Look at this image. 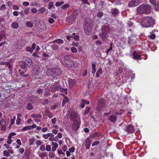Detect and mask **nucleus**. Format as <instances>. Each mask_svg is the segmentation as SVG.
<instances>
[{"label": "nucleus", "mask_w": 159, "mask_h": 159, "mask_svg": "<svg viewBox=\"0 0 159 159\" xmlns=\"http://www.w3.org/2000/svg\"><path fill=\"white\" fill-rule=\"evenodd\" d=\"M103 15V13L102 12H100L98 13L97 15V17L98 18L101 17Z\"/></svg>", "instance_id": "4d7b16f0"}, {"label": "nucleus", "mask_w": 159, "mask_h": 159, "mask_svg": "<svg viewBox=\"0 0 159 159\" xmlns=\"http://www.w3.org/2000/svg\"><path fill=\"white\" fill-rule=\"evenodd\" d=\"M140 2L139 0H132L129 2L128 5L130 7H133L138 5Z\"/></svg>", "instance_id": "9b49d317"}, {"label": "nucleus", "mask_w": 159, "mask_h": 159, "mask_svg": "<svg viewBox=\"0 0 159 159\" xmlns=\"http://www.w3.org/2000/svg\"><path fill=\"white\" fill-rule=\"evenodd\" d=\"M111 13L114 16H116L118 14L119 11L118 10L116 9H113L111 10Z\"/></svg>", "instance_id": "5701e85b"}, {"label": "nucleus", "mask_w": 159, "mask_h": 159, "mask_svg": "<svg viewBox=\"0 0 159 159\" xmlns=\"http://www.w3.org/2000/svg\"><path fill=\"white\" fill-rule=\"evenodd\" d=\"M121 112H116L115 113L114 115H113L110 116L109 118V120L112 123H115L117 120V115H121L122 114Z\"/></svg>", "instance_id": "1a4fd4ad"}, {"label": "nucleus", "mask_w": 159, "mask_h": 159, "mask_svg": "<svg viewBox=\"0 0 159 159\" xmlns=\"http://www.w3.org/2000/svg\"><path fill=\"white\" fill-rule=\"evenodd\" d=\"M71 52L74 53H76L77 52V49L74 47H72L71 48Z\"/></svg>", "instance_id": "ea45409f"}, {"label": "nucleus", "mask_w": 159, "mask_h": 159, "mask_svg": "<svg viewBox=\"0 0 159 159\" xmlns=\"http://www.w3.org/2000/svg\"><path fill=\"white\" fill-rule=\"evenodd\" d=\"M59 90L65 94H67V89H63L61 87V86L60 85H59L56 86H54L52 87L51 89V91L52 92H54L57 91Z\"/></svg>", "instance_id": "0eeeda50"}, {"label": "nucleus", "mask_w": 159, "mask_h": 159, "mask_svg": "<svg viewBox=\"0 0 159 159\" xmlns=\"http://www.w3.org/2000/svg\"><path fill=\"white\" fill-rule=\"evenodd\" d=\"M71 118L74 121L73 125L72 126L73 130H75L78 129L80 126V123L78 120L79 117L76 112H73L71 114Z\"/></svg>", "instance_id": "20e7f679"}, {"label": "nucleus", "mask_w": 159, "mask_h": 159, "mask_svg": "<svg viewBox=\"0 0 159 159\" xmlns=\"http://www.w3.org/2000/svg\"><path fill=\"white\" fill-rule=\"evenodd\" d=\"M69 6V5L68 4H66L63 5L61 7L62 9L65 10L66 9L68 8Z\"/></svg>", "instance_id": "4c0bfd02"}, {"label": "nucleus", "mask_w": 159, "mask_h": 159, "mask_svg": "<svg viewBox=\"0 0 159 159\" xmlns=\"http://www.w3.org/2000/svg\"><path fill=\"white\" fill-rule=\"evenodd\" d=\"M69 151L70 152H73L75 151V148L74 147H71L69 149Z\"/></svg>", "instance_id": "e2e57ef3"}, {"label": "nucleus", "mask_w": 159, "mask_h": 159, "mask_svg": "<svg viewBox=\"0 0 159 159\" xmlns=\"http://www.w3.org/2000/svg\"><path fill=\"white\" fill-rule=\"evenodd\" d=\"M47 156V153L45 152H43L42 153L39 154V156L41 158H42L45 157Z\"/></svg>", "instance_id": "c9c22d12"}, {"label": "nucleus", "mask_w": 159, "mask_h": 159, "mask_svg": "<svg viewBox=\"0 0 159 159\" xmlns=\"http://www.w3.org/2000/svg\"><path fill=\"white\" fill-rule=\"evenodd\" d=\"M72 35H73V37H72V38H74V39L76 41L78 40L79 39V37L78 35H75V33H73Z\"/></svg>", "instance_id": "f704fd0d"}, {"label": "nucleus", "mask_w": 159, "mask_h": 159, "mask_svg": "<svg viewBox=\"0 0 159 159\" xmlns=\"http://www.w3.org/2000/svg\"><path fill=\"white\" fill-rule=\"evenodd\" d=\"M93 23L91 19L90 18L86 19L84 23V29L85 34L89 35L92 31Z\"/></svg>", "instance_id": "f03ea898"}, {"label": "nucleus", "mask_w": 159, "mask_h": 159, "mask_svg": "<svg viewBox=\"0 0 159 159\" xmlns=\"http://www.w3.org/2000/svg\"><path fill=\"white\" fill-rule=\"evenodd\" d=\"M46 11V9L45 8L42 7L38 10V11L41 13H43Z\"/></svg>", "instance_id": "2f4dec72"}, {"label": "nucleus", "mask_w": 159, "mask_h": 159, "mask_svg": "<svg viewBox=\"0 0 159 159\" xmlns=\"http://www.w3.org/2000/svg\"><path fill=\"white\" fill-rule=\"evenodd\" d=\"M64 2H57L56 3L55 5L57 7H59L61 6L63 4Z\"/></svg>", "instance_id": "a19ab883"}, {"label": "nucleus", "mask_w": 159, "mask_h": 159, "mask_svg": "<svg viewBox=\"0 0 159 159\" xmlns=\"http://www.w3.org/2000/svg\"><path fill=\"white\" fill-rule=\"evenodd\" d=\"M26 50L27 51L31 53L33 52V50L31 47H28L26 48Z\"/></svg>", "instance_id": "79ce46f5"}, {"label": "nucleus", "mask_w": 159, "mask_h": 159, "mask_svg": "<svg viewBox=\"0 0 159 159\" xmlns=\"http://www.w3.org/2000/svg\"><path fill=\"white\" fill-rule=\"evenodd\" d=\"M25 60L30 65H31L32 64V61L31 59L30 58L28 57H26Z\"/></svg>", "instance_id": "e433bc0d"}, {"label": "nucleus", "mask_w": 159, "mask_h": 159, "mask_svg": "<svg viewBox=\"0 0 159 159\" xmlns=\"http://www.w3.org/2000/svg\"><path fill=\"white\" fill-rule=\"evenodd\" d=\"M53 76H59L61 75V70L59 68H54L53 69Z\"/></svg>", "instance_id": "f8f14e48"}, {"label": "nucleus", "mask_w": 159, "mask_h": 159, "mask_svg": "<svg viewBox=\"0 0 159 159\" xmlns=\"http://www.w3.org/2000/svg\"><path fill=\"white\" fill-rule=\"evenodd\" d=\"M29 2H23V5L24 6H25V7L29 5Z\"/></svg>", "instance_id": "69168bd1"}, {"label": "nucleus", "mask_w": 159, "mask_h": 159, "mask_svg": "<svg viewBox=\"0 0 159 159\" xmlns=\"http://www.w3.org/2000/svg\"><path fill=\"white\" fill-rule=\"evenodd\" d=\"M24 149L23 148H20L17 150V151L21 154H22L24 152Z\"/></svg>", "instance_id": "de8ad7c7"}, {"label": "nucleus", "mask_w": 159, "mask_h": 159, "mask_svg": "<svg viewBox=\"0 0 159 159\" xmlns=\"http://www.w3.org/2000/svg\"><path fill=\"white\" fill-rule=\"evenodd\" d=\"M91 145V141L89 138L86 139L85 142V145L86 149H89L90 148Z\"/></svg>", "instance_id": "dca6fc26"}, {"label": "nucleus", "mask_w": 159, "mask_h": 159, "mask_svg": "<svg viewBox=\"0 0 159 159\" xmlns=\"http://www.w3.org/2000/svg\"><path fill=\"white\" fill-rule=\"evenodd\" d=\"M46 115L48 116L50 118L52 117L53 115L49 111H45Z\"/></svg>", "instance_id": "c756f323"}, {"label": "nucleus", "mask_w": 159, "mask_h": 159, "mask_svg": "<svg viewBox=\"0 0 159 159\" xmlns=\"http://www.w3.org/2000/svg\"><path fill=\"white\" fill-rule=\"evenodd\" d=\"M125 130L128 133H132L134 131V128L132 125H129L126 127Z\"/></svg>", "instance_id": "4468645a"}, {"label": "nucleus", "mask_w": 159, "mask_h": 159, "mask_svg": "<svg viewBox=\"0 0 159 159\" xmlns=\"http://www.w3.org/2000/svg\"><path fill=\"white\" fill-rule=\"evenodd\" d=\"M3 154L4 156L8 157L10 156V153L9 152L5 150L3 152Z\"/></svg>", "instance_id": "72a5a7b5"}, {"label": "nucleus", "mask_w": 159, "mask_h": 159, "mask_svg": "<svg viewBox=\"0 0 159 159\" xmlns=\"http://www.w3.org/2000/svg\"><path fill=\"white\" fill-rule=\"evenodd\" d=\"M156 11H159V0H149Z\"/></svg>", "instance_id": "9d476101"}, {"label": "nucleus", "mask_w": 159, "mask_h": 159, "mask_svg": "<svg viewBox=\"0 0 159 159\" xmlns=\"http://www.w3.org/2000/svg\"><path fill=\"white\" fill-rule=\"evenodd\" d=\"M32 13H36L37 12V10L35 8H32L31 9Z\"/></svg>", "instance_id": "bf43d9fd"}, {"label": "nucleus", "mask_w": 159, "mask_h": 159, "mask_svg": "<svg viewBox=\"0 0 159 159\" xmlns=\"http://www.w3.org/2000/svg\"><path fill=\"white\" fill-rule=\"evenodd\" d=\"M6 5L4 4H3L0 7V10L3 11L6 9Z\"/></svg>", "instance_id": "3c124183"}, {"label": "nucleus", "mask_w": 159, "mask_h": 159, "mask_svg": "<svg viewBox=\"0 0 159 159\" xmlns=\"http://www.w3.org/2000/svg\"><path fill=\"white\" fill-rule=\"evenodd\" d=\"M13 15L15 16H17L19 15V13L17 11H15L13 13Z\"/></svg>", "instance_id": "774afa93"}, {"label": "nucleus", "mask_w": 159, "mask_h": 159, "mask_svg": "<svg viewBox=\"0 0 159 159\" xmlns=\"http://www.w3.org/2000/svg\"><path fill=\"white\" fill-rule=\"evenodd\" d=\"M77 16V13L76 11H74L67 18V20L68 21L70 22V20H74Z\"/></svg>", "instance_id": "ddd939ff"}, {"label": "nucleus", "mask_w": 159, "mask_h": 159, "mask_svg": "<svg viewBox=\"0 0 159 159\" xmlns=\"http://www.w3.org/2000/svg\"><path fill=\"white\" fill-rule=\"evenodd\" d=\"M33 107L31 104L28 103L27 105V108L28 110H31L32 109Z\"/></svg>", "instance_id": "a18cd8bd"}, {"label": "nucleus", "mask_w": 159, "mask_h": 159, "mask_svg": "<svg viewBox=\"0 0 159 159\" xmlns=\"http://www.w3.org/2000/svg\"><path fill=\"white\" fill-rule=\"evenodd\" d=\"M89 101L83 99L82 100V102L80 107L81 108H83L84 107L85 104L88 105L89 104Z\"/></svg>", "instance_id": "a211bd4d"}, {"label": "nucleus", "mask_w": 159, "mask_h": 159, "mask_svg": "<svg viewBox=\"0 0 159 159\" xmlns=\"http://www.w3.org/2000/svg\"><path fill=\"white\" fill-rule=\"evenodd\" d=\"M53 2H50L49 3V4H48V8L49 9H50L52 8L53 6Z\"/></svg>", "instance_id": "c03bdc74"}, {"label": "nucleus", "mask_w": 159, "mask_h": 159, "mask_svg": "<svg viewBox=\"0 0 159 159\" xmlns=\"http://www.w3.org/2000/svg\"><path fill=\"white\" fill-rule=\"evenodd\" d=\"M133 57L134 59H140V55L136 51L134 52L133 53Z\"/></svg>", "instance_id": "aec40b11"}, {"label": "nucleus", "mask_w": 159, "mask_h": 159, "mask_svg": "<svg viewBox=\"0 0 159 159\" xmlns=\"http://www.w3.org/2000/svg\"><path fill=\"white\" fill-rule=\"evenodd\" d=\"M57 120L56 118L55 117L52 119L51 120L53 124H55L57 122Z\"/></svg>", "instance_id": "052dcab7"}, {"label": "nucleus", "mask_w": 159, "mask_h": 159, "mask_svg": "<svg viewBox=\"0 0 159 159\" xmlns=\"http://www.w3.org/2000/svg\"><path fill=\"white\" fill-rule=\"evenodd\" d=\"M6 39L5 32L4 31H1L0 32V42L3 40H6Z\"/></svg>", "instance_id": "f3484780"}, {"label": "nucleus", "mask_w": 159, "mask_h": 159, "mask_svg": "<svg viewBox=\"0 0 159 159\" xmlns=\"http://www.w3.org/2000/svg\"><path fill=\"white\" fill-rule=\"evenodd\" d=\"M26 25L27 26L32 27L33 26V24L30 21H27L26 23Z\"/></svg>", "instance_id": "473e14b6"}, {"label": "nucleus", "mask_w": 159, "mask_h": 159, "mask_svg": "<svg viewBox=\"0 0 159 159\" xmlns=\"http://www.w3.org/2000/svg\"><path fill=\"white\" fill-rule=\"evenodd\" d=\"M31 127L30 125H28L25 126L23 127V129H22V131H25L28 130H30Z\"/></svg>", "instance_id": "7c9ffc66"}, {"label": "nucleus", "mask_w": 159, "mask_h": 159, "mask_svg": "<svg viewBox=\"0 0 159 159\" xmlns=\"http://www.w3.org/2000/svg\"><path fill=\"white\" fill-rule=\"evenodd\" d=\"M102 69L100 68L98 69L96 74V77H98L102 73Z\"/></svg>", "instance_id": "bb28decb"}, {"label": "nucleus", "mask_w": 159, "mask_h": 159, "mask_svg": "<svg viewBox=\"0 0 159 159\" xmlns=\"http://www.w3.org/2000/svg\"><path fill=\"white\" fill-rule=\"evenodd\" d=\"M54 20L52 18H50L48 19V21L51 24H52L54 23Z\"/></svg>", "instance_id": "09e8293b"}, {"label": "nucleus", "mask_w": 159, "mask_h": 159, "mask_svg": "<svg viewBox=\"0 0 159 159\" xmlns=\"http://www.w3.org/2000/svg\"><path fill=\"white\" fill-rule=\"evenodd\" d=\"M11 27L13 29H17L19 27L18 24L16 22H13L11 24Z\"/></svg>", "instance_id": "4be33fe9"}, {"label": "nucleus", "mask_w": 159, "mask_h": 159, "mask_svg": "<svg viewBox=\"0 0 159 159\" xmlns=\"http://www.w3.org/2000/svg\"><path fill=\"white\" fill-rule=\"evenodd\" d=\"M30 116L34 118V121L37 123L40 122L41 120L40 119L42 117V115L40 114L32 113L31 114Z\"/></svg>", "instance_id": "6e6552de"}, {"label": "nucleus", "mask_w": 159, "mask_h": 159, "mask_svg": "<svg viewBox=\"0 0 159 159\" xmlns=\"http://www.w3.org/2000/svg\"><path fill=\"white\" fill-rule=\"evenodd\" d=\"M45 150L48 151L49 152L51 150V146L49 145H48L46 146Z\"/></svg>", "instance_id": "58836bf2"}, {"label": "nucleus", "mask_w": 159, "mask_h": 159, "mask_svg": "<svg viewBox=\"0 0 159 159\" xmlns=\"http://www.w3.org/2000/svg\"><path fill=\"white\" fill-rule=\"evenodd\" d=\"M98 133L97 132H95V133L92 134L90 135V137L92 138H95V137L98 136Z\"/></svg>", "instance_id": "6e6d98bb"}, {"label": "nucleus", "mask_w": 159, "mask_h": 159, "mask_svg": "<svg viewBox=\"0 0 159 159\" xmlns=\"http://www.w3.org/2000/svg\"><path fill=\"white\" fill-rule=\"evenodd\" d=\"M21 119L20 118L17 117L16 120V124L19 125L20 124Z\"/></svg>", "instance_id": "8fccbe9b"}, {"label": "nucleus", "mask_w": 159, "mask_h": 159, "mask_svg": "<svg viewBox=\"0 0 159 159\" xmlns=\"http://www.w3.org/2000/svg\"><path fill=\"white\" fill-rule=\"evenodd\" d=\"M68 102V98L66 96H65L63 99V100L62 102V106H64L65 105L66 103Z\"/></svg>", "instance_id": "a878e982"}, {"label": "nucleus", "mask_w": 159, "mask_h": 159, "mask_svg": "<svg viewBox=\"0 0 159 159\" xmlns=\"http://www.w3.org/2000/svg\"><path fill=\"white\" fill-rule=\"evenodd\" d=\"M52 132L53 134H56L58 133V130H57V129H53L52 130Z\"/></svg>", "instance_id": "338daca9"}, {"label": "nucleus", "mask_w": 159, "mask_h": 159, "mask_svg": "<svg viewBox=\"0 0 159 159\" xmlns=\"http://www.w3.org/2000/svg\"><path fill=\"white\" fill-rule=\"evenodd\" d=\"M45 147L44 145H41L39 149L42 151H44L45 150Z\"/></svg>", "instance_id": "49530a36"}, {"label": "nucleus", "mask_w": 159, "mask_h": 159, "mask_svg": "<svg viewBox=\"0 0 159 159\" xmlns=\"http://www.w3.org/2000/svg\"><path fill=\"white\" fill-rule=\"evenodd\" d=\"M52 152H54L56 150L57 148H58V144L56 143L52 142Z\"/></svg>", "instance_id": "6ab92c4d"}, {"label": "nucleus", "mask_w": 159, "mask_h": 159, "mask_svg": "<svg viewBox=\"0 0 159 159\" xmlns=\"http://www.w3.org/2000/svg\"><path fill=\"white\" fill-rule=\"evenodd\" d=\"M99 143V141H94L92 144V146L93 147L94 146Z\"/></svg>", "instance_id": "680f3d73"}, {"label": "nucleus", "mask_w": 159, "mask_h": 159, "mask_svg": "<svg viewBox=\"0 0 159 159\" xmlns=\"http://www.w3.org/2000/svg\"><path fill=\"white\" fill-rule=\"evenodd\" d=\"M38 3L36 2H32L30 3V5L33 6H37Z\"/></svg>", "instance_id": "13d9d810"}, {"label": "nucleus", "mask_w": 159, "mask_h": 159, "mask_svg": "<svg viewBox=\"0 0 159 159\" xmlns=\"http://www.w3.org/2000/svg\"><path fill=\"white\" fill-rule=\"evenodd\" d=\"M70 57L69 56H66L64 57V64L68 67L72 68L74 66V64L72 61L70 60Z\"/></svg>", "instance_id": "423d86ee"}, {"label": "nucleus", "mask_w": 159, "mask_h": 159, "mask_svg": "<svg viewBox=\"0 0 159 159\" xmlns=\"http://www.w3.org/2000/svg\"><path fill=\"white\" fill-rule=\"evenodd\" d=\"M151 8V7L149 5L143 4L138 7L137 12L139 15L149 13L150 12Z\"/></svg>", "instance_id": "7ed1b4c3"}, {"label": "nucleus", "mask_w": 159, "mask_h": 159, "mask_svg": "<svg viewBox=\"0 0 159 159\" xmlns=\"http://www.w3.org/2000/svg\"><path fill=\"white\" fill-rule=\"evenodd\" d=\"M91 110V108L89 107H86L85 108V110L83 112V114L84 115H86Z\"/></svg>", "instance_id": "cd10ccee"}, {"label": "nucleus", "mask_w": 159, "mask_h": 159, "mask_svg": "<svg viewBox=\"0 0 159 159\" xmlns=\"http://www.w3.org/2000/svg\"><path fill=\"white\" fill-rule=\"evenodd\" d=\"M26 66V64L25 62H23L22 63L20 67L22 69L25 68Z\"/></svg>", "instance_id": "864d4df0"}, {"label": "nucleus", "mask_w": 159, "mask_h": 159, "mask_svg": "<svg viewBox=\"0 0 159 159\" xmlns=\"http://www.w3.org/2000/svg\"><path fill=\"white\" fill-rule=\"evenodd\" d=\"M96 66L95 64L94 63H93L92 66V72L93 75L96 71Z\"/></svg>", "instance_id": "b1692460"}, {"label": "nucleus", "mask_w": 159, "mask_h": 159, "mask_svg": "<svg viewBox=\"0 0 159 159\" xmlns=\"http://www.w3.org/2000/svg\"><path fill=\"white\" fill-rule=\"evenodd\" d=\"M12 8L14 10H18L19 9V7L16 5H14L12 6Z\"/></svg>", "instance_id": "5fc2aeb1"}, {"label": "nucleus", "mask_w": 159, "mask_h": 159, "mask_svg": "<svg viewBox=\"0 0 159 159\" xmlns=\"http://www.w3.org/2000/svg\"><path fill=\"white\" fill-rule=\"evenodd\" d=\"M26 122L28 125H29L32 124L33 122L31 118H29L27 120Z\"/></svg>", "instance_id": "37998d69"}, {"label": "nucleus", "mask_w": 159, "mask_h": 159, "mask_svg": "<svg viewBox=\"0 0 159 159\" xmlns=\"http://www.w3.org/2000/svg\"><path fill=\"white\" fill-rule=\"evenodd\" d=\"M155 21L154 19L151 16H147L143 18L141 21V25L144 27H153Z\"/></svg>", "instance_id": "f257e3e1"}, {"label": "nucleus", "mask_w": 159, "mask_h": 159, "mask_svg": "<svg viewBox=\"0 0 159 159\" xmlns=\"http://www.w3.org/2000/svg\"><path fill=\"white\" fill-rule=\"evenodd\" d=\"M6 122L5 120L3 119H1L0 121V125L2 126L1 129L5 131L6 129Z\"/></svg>", "instance_id": "2eb2a0df"}, {"label": "nucleus", "mask_w": 159, "mask_h": 159, "mask_svg": "<svg viewBox=\"0 0 159 159\" xmlns=\"http://www.w3.org/2000/svg\"><path fill=\"white\" fill-rule=\"evenodd\" d=\"M110 30L109 27L106 25L103 26L101 28V32L100 33L99 37L102 39L106 38V35L108 33Z\"/></svg>", "instance_id": "39448f33"}, {"label": "nucleus", "mask_w": 159, "mask_h": 159, "mask_svg": "<svg viewBox=\"0 0 159 159\" xmlns=\"http://www.w3.org/2000/svg\"><path fill=\"white\" fill-rule=\"evenodd\" d=\"M53 42L58 44H62L64 43V41L61 39H55L53 41Z\"/></svg>", "instance_id": "c85d7f7f"}, {"label": "nucleus", "mask_w": 159, "mask_h": 159, "mask_svg": "<svg viewBox=\"0 0 159 159\" xmlns=\"http://www.w3.org/2000/svg\"><path fill=\"white\" fill-rule=\"evenodd\" d=\"M72 44L73 46L78 47L79 46V43L78 42H73L72 43Z\"/></svg>", "instance_id": "0e129e2a"}, {"label": "nucleus", "mask_w": 159, "mask_h": 159, "mask_svg": "<svg viewBox=\"0 0 159 159\" xmlns=\"http://www.w3.org/2000/svg\"><path fill=\"white\" fill-rule=\"evenodd\" d=\"M30 10V8H26L24 10L25 14L26 15H27L29 13Z\"/></svg>", "instance_id": "603ef678"}, {"label": "nucleus", "mask_w": 159, "mask_h": 159, "mask_svg": "<svg viewBox=\"0 0 159 159\" xmlns=\"http://www.w3.org/2000/svg\"><path fill=\"white\" fill-rule=\"evenodd\" d=\"M53 69H48L47 70V75L48 76H53Z\"/></svg>", "instance_id": "393cba45"}, {"label": "nucleus", "mask_w": 159, "mask_h": 159, "mask_svg": "<svg viewBox=\"0 0 159 159\" xmlns=\"http://www.w3.org/2000/svg\"><path fill=\"white\" fill-rule=\"evenodd\" d=\"M68 82L70 86L72 87L75 84V81L74 80L69 79L68 80Z\"/></svg>", "instance_id": "412c9836"}]
</instances>
